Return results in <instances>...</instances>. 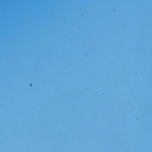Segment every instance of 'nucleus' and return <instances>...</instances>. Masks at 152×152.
<instances>
[{
	"label": "nucleus",
	"instance_id": "1",
	"mask_svg": "<svg viewBox=\"0 0 152 152\" xmlns=\"http://www.w3.org/2000/svg\"><path fill=\"white\" fill-rule=\"evenodd\" d=\"M30 85V86H32V84H31Z\"/></svg>",
	"mask_w": 152,
	"mask_h": 152
}]
</instances>
